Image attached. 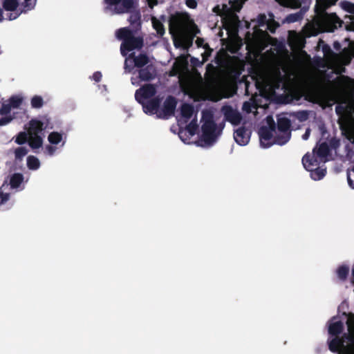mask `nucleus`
Returning a JSON list of instances; mask_svg holds the SVG:
<instances>
[{"instance_id":"obj_1","label":"nucleus","mask_w":354,"mask_h":354,"mask_svg":"<svg viewBox=\"0 0 354 354\" xmlns=\"http://www.w3.org/2000/svg\"><path fill=\"white\" fill-rule=\"evenodd\" d=\"M322 65L319 66L316 82H308L306 77L290 64L281 62L261 50L256 55L258 66L256 72V86L260 95L252 96L244 102L243 109L251 113L261 106L257 98L272 96L275 90L281 88L298 100L302 95L310 101L332 105L337 103L335 111L339 115V123L347 139L354 142V86L348 91L350 79L338 75L344 72V66L354 57V41H349L340 53H333L328 46L322 48Z\"/></svg>"},{"instance_id":"obj_2","label":"nucleus","mask_w":354,"mask_h":354,"mask_svg":"<svg viewBox=\"0 0 354 354\" xmlns=\"http://www.w3.org/2000/svg\"><path fill=\"white\" fill-rule=\"evenodd\" d=\"M337 0H316L315 6V16L313 20L308 22L303 29V33L294 31L289 32L288 41L294 50L304 48L305 37L315 36L322 32H333L340 27L342 21L335 13H327L326 9L335 4Z\"/></svg>"},{"instance_id":"obj_3","label":"nucleus","mask_w":354,"mask_h":354,"mask_svg":"<svg viewBox=\"0 0 354 354\" xmlns=\"http://www.w3.org/2000/svg\"><path fill=\"white\" fill-rule=\"evenodd\" d=\"M187 56L180 55L174 64L171 75H178L179 83L185 94L194 100H204L207 97L206 86L200 75L191 74L187 68Z\"/></svg>"},{"instance_id":"obj_4","label":"nucleus","mask_w":354,"mask_h":354,"mask_svg":"<svg viewBox=\"0 0 354 354\" xmlns=\"http://www.w3.org/2000/svg\"><path fill=\"white\" fill-rule=\"evenodd\" d=\"M169 32L173 36L175 47L187 50L192 45L199 30L187 15L178 13L170 18Z\"/></svg>"},{"instance_id":"obj_5","label":"nucleus","mask_w":354,"mask_h":354,"mask_svg":"<svg viewBox=\"0 0 354 354\" xmlns=\"http://www.w3.org/2000/svg\"><path fill=\"white\" fill-rule=\"evenodd\" d=\"M201 135L200 142L203 147H209L214 143L220 135L216 124L214 120L213 112L209 110H203L201 118Z\"/></svg>"},{"instance_id":"obj_6","label":"nucleus","mask_w":354,"mask_h":354,"mask_svg":"<svg viewBox=\"0 0 354 354\" xmlns=\"http://www.w3.org/2000/svg\"><path fill=\"white\" fill-rule=\"evenodd\" d=\"M156 93V87L152 84H146L136 91L135 98L142 104L146 114L153 115L157 113V106L160 104V99L158 97L151 99Z\"/></svg>"},{"instance_id":"obj_7","label":"nucleus","mask_w":354,"mask_h":354,"mask_svg":"<svg viewBox=\"0 0 354 354\" xmlns=\"http://www.w3.org/2000/svg\"><path fill=\"white\" fill-rule=\"evenodd\" d=\"M246 0H230L229 5H223L222 11L217 12L220 10L219 6L214 8V12L218 15H225L223 17V26L227 32L231 34H236L237 31V17L234 13L239 12Z\"/></svg>"},{"instance_id":"obj_8","label":"nucleus","mask_w":354,"mask_h":354,"mask_svg":"<svg viewBox=\"0 0 354 354\" xmlns=\"http://www.w3.org/2000/svg\"><path fill=\"white\" fill-rule=\"evenodd\" d=\"M348 326V335L346 337L345 341L338 337H335L329 342V349L337 354H354V314L349 315L346 321Z\"/></svg>"},{"instance_id":"obj_9","label":"nucleus","mask_w":354,"mask_h":354,"mask_svg":"<svg viewBox=\"0 0 354 354\" xmlns=\"http://www.w3.org/2000/svg\"><path fill=\"white\" fill-rule=\"evenodd\" d=\"M48 126L49 119L47 118H44L42 120L32 119L29 122L27 131L29 145L32 149H39L42 146L43 139L39 133Z\"/></svg>"},{"instance_id":"obj_10","label":"nucleus","mask_w":354,"mask_h":354,"mask_svg":"<svg viewBox=\"0 0 354 354\" xmlns=\"http://www.w3.org/2000/svg\"><path fill=\"white\" fill-rule=\"evenodd\" d=\"M117 37L122 39L120 50L123 56H126L131 50L140 48L142 46V39L140 37H135L132 32L127 28L118 30L116 32Z\"/></svg>"},{"instance_id":"obj_11","label":"nucleus","mask_w":354,"mask_h":354,"mask_svg":"<svg viewBox=\"0 0 354 354\" xmlns=\"http://www.w3.org/2000/svg\"><path fill=\"white\" fill-rule=\"evenodd\" d=\"M320 162H322L315 156V151L312 154H306L302 158L304 168L310 172V176L315 180H321L326 175V168L319 167Z\"/></svg>"},{"instance_id":"obj_12","label":"nucleus","mask_w":354,"mask_h":354,"mask_svg":"<svg viewBox=\"0 0 354 354\" xmlns=\"http://www.w3.org/2000/svg\"><path fill=\"white\" fill-rule=\"evenodd\" d=\"M104 10L111 15L129 12L137 0H104Z\"/></svg>"},{"instance_id":"obj_13","label":"nucleus","mask_w":354,"mask_h":354,"mask_svg":"<svg viewBox=\"0 0 354 354\" xmlns=\"http://www.w3.org/2000/svg\"><path fill=\"white\" fill-rule=\"evenodd\" d=\"M260 145L263 148H268L274 144L279 145L277 140L283 138V134L278 133L272 128L261 127L259 132Z\"/></svg>"},{"instance_id":"obj_14","label":"nucleus","mask_w":354,"mask_h":354,"mask_svg":"<svg viewBox=\"0 0 354 354\" xmlns=\"http://www.w3.org/2000/svg\"><path fill=\"white\" fill-rule=\"evenodd\" d=\"M290 122L288 118L281 116L277 119V127L273 129V130H277L278 133L283 134V138H280L277 140L279 145H283L290 140Z\"/></svg>"},{"instance_id":"obj_15","label":"nucleus","mask_w":354,"mask_h":354,"mask_svg":"<svg viewBox=\"0 0 354 354\" xmlns=\"http://www.w3.org/2000/svg\"><path fill=\"white\" fill-rule=\"evenodd\" d=\"M148 63V57L145 55H140L133 58L131 56L126 58L124 62V72L131 73L134 66L142 67Z\"/></svg>"},{"instance_id":"obj_16","label":"nucleus","mask_w":354,"mask_h":354,"mask_svg":"<svg viewBox=\"0 0 354 354\" xmlns=\"http://www.w3.org/2000/svg\"><path fill=\"white\" fill-rule=\"evenodd\" d=\"M176 106V101L175 98L169 97L166 99L164 102L162 110L159 109V106H157V113L154 114L157 115L158 118H166L174 113V110Z\"/></svg>"},{"instance_id":"obj_17","label":"nucleus","mask_w":354,"mask_h":354,"mask_svg":"<svg viewBox=\"0 0 354 354\" xmlns=\"http://www.w3.org/2000/svg\"><path fill=\"white\" fill-rule=\"evenodd\" d=\"M19 3L18 0H0V8L3 6L6 11L11 12L8 16L9 20L16 19L20 15L17 10Z\"/></svg>"},{"instance_id":"obj_18","label":"nucleus","mask_w":354,"mask_h":354,"mask_svg":"<svg viewBox=\"0 0 354 354\" xmlns=\"http://www.w3.org/2000/svg\"><path fill=\"white\" fill-rule=\"evenodd\" d=\"M194 115L196 116L193 106L183 104L180 107V115L178 116L179 125H186Z\"/></svg>"},{"instance_id":"obj_19","label":"nucleus","mask_w":354,"mask_h":354,"mask_svg":"<svg viewBox=\"0 0 354 354\" xmlns=\"http://www.w3.org/2000/svg\"><path fill=\"white\" fill-rule=\"evenodd\" d=\"M222 112L225 120L233 125L239 124L242 120L240 113L238 111L233 109L231 106H223L222 108Z\"/></svg>"},{"instance_id":"obj_20","label":"nucleus","mask_w":354,"mask_h":354,"mask_svg":"<svg viewBox=\"0 0 354 354\" xmlns=\"http://www.w3.org/2000/svg\"><path fill=\"white\" fill-rule=\"evenodd\" d=\"M234 139L240 146L247 145L250 140V132L245 127H239L234 130Z\"/></svg>"},{"instance_id":"obj_21","label":"nucleus","mask_w":354,"mask_h":354,"mask_svg":"<svg viewBox=\"0 0 354 354\" xmlns=\"http://www.w3.org/2000/svg\"><path fill=\"white\" fill-rule=\"evenodd\" d=\"M341 7L343 10L346 11L350 14L349 16L346 17L345 19L347 18L351 20L350 23L348 24L347 21H346V28L348 30L354 31V3H351L350 1H343L340 3Z\"/></svg>"},{"instance_id":"obj_22","label":"nucleus","mask_w":354,"mask_h":354,"mask_svg":"<svg viewBox=\"0 0 354 354\" xmlns=\"http://www.w3.org/2000/svg\"><path fill=\"white\" fill-rule=\"evenodd\" d=\"M258 21L259 26L266 24L267 28L271 32H274L276 28L279 26V24L274 21V15L271 13H269L268 15H259Z\"/></svg>"},{"instance_id":"obj_23","label":"nucleus","mask_w":354,"mask_h":354,"mask_svg":"<svg viewBox=\"0 0 354 354\" xmlns=\"http://www.w3.org/2000/svg\"><path fill=\"white\" fill-rule=\"evenodd\" d=\"M198 124L196 122V120L194 119L191 121V122L187 126L186 129L184 130H181L179 132V137L180 140L186 143H189V139H187V138H185L187 136V134L188 133V136H192L195 134L196 131L197 129Z\"/></svg>"},{"instance_id":"obj_24","label":"nucleus","mask_w":354,"mask_h":354,"mask_svg":"<svg viewBox=\"0 0 354 354\" xmlns=\"http://www.w3.org/2000/svg\"><path fill=\"white\" fill-rule=\"evenodd\" d=\"M313 151H315V156L319 161L325 162L328 160L327 157L329 153V147L326 143L324 142L319 145Z\"/></svg>"},{"instance_id":"obj_25","label":"nucleus","mask_w":354,"mask_h":354,"mask_svg":"<svg viewBox=\"0 0 354 354\" xmlns=\"http://www.w3.org/2000/svg\"><path fill=\"white\" fill-rule=\"evenodd\" d=\"M343 326V323L341 321H338L334 318L329 325L328 332L330 335H336L342 332Z\"/></svg>"},{"instance_id":"obj_26","label":"nucleus","mask_w":354,"mask_h":354,"mask_svg":"<svg viewBox=\"0 0 354 354\" xmlns=\"http://www.w3.org/2000/svg\"><path fill=\"white\" fill-rule=\"evenodd\" d=\"M151 22L153 28L156 30L157 33L160 36H162L165 34V30L162 20L153 17L151 18Z\"/></svg>"},{"instance_id":"obj_27","label":"nucleus","mask_w":354,"mask_h":354,"mask_svg":"<svg viewBox=\"0 0 354 354\" xmlns=\"http://www.w3.org/2000/svg\"><path fill=\"white\" fill-rule=\"evenodd\" d=\"M26 162L27 167L29 169L37 170L40 167V161L36 156H28Z\"/></svg>"},{"instance_id":"obj_28","label":"nucleus","mask_w":354,"mask_h":354,"mask_svg":"<svg viewBox=\"0 0 354 354\" xmlns=\"http://www.w3.org/2000/svg\"><path fill=\"white\" fill-rule=\"evenodd\" d=\"M153 77V72L152 71V68L147 67L146 68H143L140 70L139 71V78L141 81H148L152 79Z\"/></svg>"},{"instance_id":"obj_29","label":"nucleus","mask_w":354,"mask_h":354,"mask_svg":"<svg viewBox=\"0 0 354 354\" xmlns=\"http://www.w3.org/2000/svg\"><path fill=\"white\" fill-rule=\"evenodd\" d=\"M62 140L63 134L56 131L51 132L48 136V140L52 145H58Z\"/></svg>"},{"instance_id":"obj_30","label":"nucleus","mask_w":354,"mask_h":354,"mask_svg":"<svg viewBox=\"0 0 354 354\" xmlns=\"http://www.w3.org/2000/svg\"><path fill=\"white\" fill-rule=\"evenodd\" d=\"M24 177L21 174H15L11 176L10 184L12 188H17L23 182Z\"/></svg>"},{"instance_id":"obj_31","label":"nucleus","mask_w":354,"mask_h":354,"mask_svg":"<svg viewBox=\"0 0 354 354\" xmlns=\"http://www.w3.org/2000/svg\"><path fill=\"white\" fill-rule=\"evenodd\" d=\"M304 12L302 11L290 14L286 17L285 21L287 23H294L303 18Z\"/></svg>"},{"instance_id":"obj_32","label":"nucleus","mask_w":354,"mask_h":354,"mask_svg":"<svg viewBox=\"0 0 354 354\" xmlns=\"http://www.w3.org/2000/svg\"><path fill=\"white\" fill-rule=\"evenodd\" d=\"M349 272V268L346 266H341L337 270V274L339 279L344 280Z\"/></svg>"},{"instance_id":"obj_33","label":"nucleus","mask_w":354,"mask_h":354,"mask_svg":"<svg viewBox=\"0 0 354 354\" xmlns=\"http://www.w3.org/2000/svg\"><path fill=\"white\" fill-rule=\"evenodd\" d=\"M22 100L20 95H14L9 99L8 103L12 108H17L21 104Z\"/></svg>"},{"instance_id":"obj_34","label":"nucleus","mask_w":354,"mask_h":354,"mask_svg":"<svg viewBox=\"0 0 354 354\" xmlns=\"http://www.w3.org/2000/svg\"><path fill=\"white\" fill-rule=\"evenodd\" d=\"M43 98L41 96L35 95L31 99V106L33 108H41L43 106Z\"/></svg>"},{"instance_id":"obj_35","label":"nucleus","mask_w":354,"mask_h":354,"mask_svg":"<svg viewBox=\"0 0 354 354\" xmlns=\"http://www.w3.org/2000/svg\"><path fill=\"white\" fill-rule=\"evenodd\" d=\"M28 139V131L27 132H25V131L20 132L16 137L15 142L17 143L18 145H23L27 141Z\"/></svg>"},{"instance_id":"obj_36","label":"nucleus","mask_w":354,"mask_h":354,"mask_svg":"<svg viewBox=\"0 0 354 354\" xmlns=\"http://www.w3.org/2000/svg\"><path fill=\"white\" fill-rule=\"evenodd\" d=\"M28 153V150L26 147H18L15 151V158L21 160Z\"/></svg>"},{"instance_id":"obj_37","label":"nucleus","mask_w":354,"mask_h":354,"mask_svg":"<svg viewBox=\"0 0 354 354\" xmlns=\"http://www.w3.org/2000/svg\"><path fill=\"white\" fill-rule=\"evenodd\" d=\"M24 6V11L26 12L32 10L36 4V0H24L22 3Z\"/></svg>"},{"instance_id":"obj_38","label":"nucleus","mask_w":354,"mask_h":354,"mask_svg":"<svg viewBox=\"0 0 354 354\" xmlns=\"http://www.w3.org/2000/svg\"><path fill=\"white\" fill-rule=\"evenodd\" d=\"M9 200V194L3 193L2 189H0V205L5 203Z\"/></svg>"},{"instance_id":"obj_39","label":"nucleus","mask_w":354,"mask_h":354,"mask_svg":"<svg viewBox=\"0 0 354 354\" xmlns=\"http://www.w3.org/2000/svg\"><path fill=\"white\" fill-rule=\"evenodd\" d=\"M11 106H10V104H4L2 106V108L0 110V112L1 114H6L10 112L11 109Z\"/></svg>"},{"instance_id":"obj_40","label":"nucleus","mask_w":354,"mask_h":354,"mask_svg":"<svg viewBox=\"0 0 354 354\" xmlns=\"http://www.w3.org/2000/svg\"><path fill=\"white\" fill-rule=\"evenodd\" d=\"M186 5L190 8H196L197 2L196 0H186Z\"/></svg>"},{"instance_id":"obj_41","label":"nucleus","mask_w":354,"mask_h":354,"mask_svg":"<svg viewBox=\"0 0 354 354\" xmlns=\"http://www.w3.org/2000/svg\"><path fill=\"white\" fill-rule=\"evenodd\" d=\"M297 118L300 120H305L308 118V113L306 111L299 112V113H297Z\"/></svg>"},{"instance_id":"obj_42","label":"nucleus","mask_w":354,"mask_h":354,"mask_svg":"<svg viewBox=\"0 0 354 354\" xmlns=\"http://www.w3.org/2000/svg\"><path fill=\"white\" fill-rule=\"evenodd\" d=\"M46 152L48 153V155L52 156L55 152L56 148L53 147V146L48 145L46 147Z\"/></svg>"},{"instance_id":"obj_43","label":"nucleus","mask_w":354,"mask_h":354,"mask_svg":"<svg viewBox=\"0 0 354 354\" xmlns=\"http://www.w3.org/2000/svg\"><path fill=\"white\" fill-rule=\"evenodd\" d=\"M102 78V74L100 72H96L93 75V79L95 82H99Z\"/></svg>"},{"instance_id":"obj_44","label":"nucleus","mask_w":354,"mask_h":354,"mask_svg":"<svg viewBox=\"0 0 354 354\" xmlns=\"http://www.w3.org/2000/svg\"><path fill=\"white\" fill-rule=\"evenodd\" d=\"M147 1L148 6L151 8H153L156 5L158 4V0H147Z\"/></svg>"},{"instance_id":"obj_45","label":"nucleus","mask_w":354,"mask_h":354,"mask_svg":"<svg viewBox=\"0 0 354 354\" xmlns=\"http://www.w3.org/2000/svg\"><path fill=\"white\" fill-rule=\"evenodd\" d=\"M310 129H307L306 130L305 133L302 136V138H303V140H308V138H309V136H310Z\"/></svg>"},{"instance_id":"obj_46","label":"nucleus","mask_w":354,"mask_h":354,"mask_svg":"<svg viewBox=\"0 0 354 354\" xmlns=\"http://www.w3.org/2000/svg\"><path fill=\"white\" fill-rule=\"evenodd\" d=\"M10 121V119L1 118L0 120V126L6 125V124H8Z\"/></svg>"},{"instance_id":"obj_47","label":"nucleus","mask_w":354,"mask_h":354,"mask_svg":"<svg viewBox=\"0 0 354 354\" xmlns=\"http://www.w3.org/2000/svg\"><path fill=\"white\" fill-rule=\"evenodd\" d=\"M203 42H204L203 39H201V38H198L196 41V44H197V46L198 47L202 46L203 45Z\"/></svg>"},{"instance_id":"obj_48","label":"nucleus","mask_w":354,"mask_h":354,"mask_svg":"<svg viewBox=\"0 0 354 354\" xmlns=\"http://www.w3.org/2000/svg\"><path fill=\"white\" fill-rule=\"evenodd\" d=\"M131 84L134 86H138L140 84V82L137 80V79L134 77H131Z\"/></svg>"},{"instance_id":"obj_49","label":"nucleus","mask_w":354,"mask_h":354,"mask_svg":"<svg viewBox=\"0 0 354 354\" xmlns=\"http://www.w3.org/2000/svg\"><path fill=\"white\" fill-rule=\"evenodd\" d=\"M347 180H348V185L354 189V185H353V182L352 181V180L351 179V177H350V175L348 174L347 176Z\"/></svg>"},{"instance_id":"obj_50","label":"nucleus","mask_w":354,"mask_h":354,"mask_svg":"<svg viewBox=\"0 0 354 354\" xmlns=\"http://www.w3.org/2000/svg\"><path fill=\"white\" fill-rule=\"evenodd\" d=\"M4 19L3 15V10L0 8V21H3Z\"/></svg>"},{"instance_id":"obj_51","label":"nucleus","mask_w":354,"mask_h":354,"mask_svg":"<svg viewBox=\"0 0 354 354\" xmlns=\"http://www.w3.org/2000/svg\"><path fill=\"white\" fill-rule=\"evenodd\" d=\"M133 17H134L135 19H138V17H138V13L135 14V15H133Z\"/></svg>"},{"instance_id":"obj_52","label":"nucleus","mask_w":354,"mask_h":354,"mask_svg":"<svg viewBox=\"0 0 354 354\" xmlns=\"http://www.w3.org/2000/svg\"><path fill=\"white\" fill-rule=\"evenodd\" d=\"M353 171L354 172V167H353Z\"/></svg>"}]
</instances>
